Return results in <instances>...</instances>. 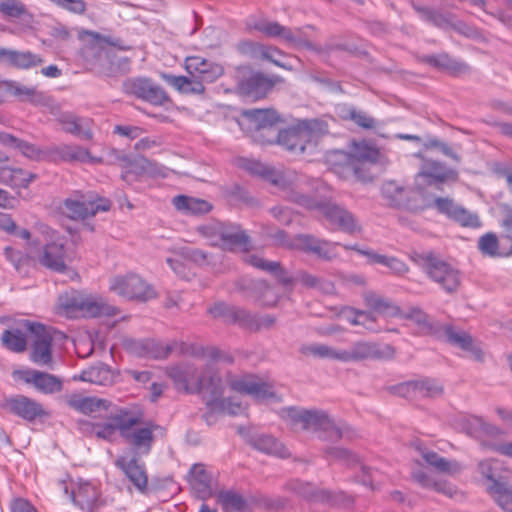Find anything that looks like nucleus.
<instances>
[{
  "label": "nucleus",
  "mask_w": 512,
  "mask_h": 512,
  "mask_svg": "<svg viewBox=\"0 0 512 512\" xmlns=\"http://www.w3.org/2000/svg\"><path fill=\"white\" fill-rule=\"evenodd\" d=\"M291 489L295 491L297 494L301 495L304 498L315 502H323L328 504H337L338 496L333 494L330 491L326 490H316L309 483H302L299 481H295L291 483Z\"/></svg>",
  "instance_id": "42"
},
{
  "label": "nucleus",
  "mask_w": 512,
  "mask_h": 512,
  "mask_svg": "<svg viewBox=\"0 0 512 512\" xmlns=\"http://www.w3.org/2000/svg\"><path fill=\"white\" fill-rule=\"evenodd\" d=\"M422 61L429 64L430 66L452 74L462 73L468 70V66L464 62H460L452 58L447 53L427 55L422 58Z\"/></svg>",
  "instance_id": "44"
},
{
  "label": "nucleus",
  "mask_w": 512,
  "mask_h": 512,
  "mask_svg": "<svg viewBox=\"0 0 512 512\" xmlns=\"http://www.w3.org/2000/svg\"><path fill=\"white\" fill-rule=\"evenodd\" d=\"M69 407L86 415H91L102 410L107 411L111 402L106 399L96 397H84L79 394H73L68 397Z\"/></svg>",
  "instance_id": "34"
},
{
  "label": "nucleus",
  "mask_w": 512,
  "mask_h": 512,
  "mask_svg": "<svg viewBox=\"0 0 512 512\" xmlns=\"http://www.w3.org/2000/svg\"><path fill=\"white\" fill-rule=\"evenodd\" d=\"M226 382L233 391L249 395L257 401L276 397L273 387L253 374L234 375L229 373Z\"/></svg>",
  "instance_id": "14"
},
{
  "label": "nucleus",
  "mask_w": 512,
  "mask_h": 512,
  "mask_svg": "<svg viewBox=\"0 0 512 512\" xmlns=\"http://www.w3.org/2000/svg\"><path fill=\"white\" fill-rule=\"evenodd\" d=\"M249 27L268 37L280 38L288 45L298 49L305 48L318 53L322 51V48L311 40L310 31L315 30V27L312 25L292 29L278 22L259 19L249 23Z\"/></svg>",
  "instance_id": "8"
},
{
  "label": "nucleus",
  "mask_w": 512,
  "mask_h": 512,
  "mask_svg": "<svg viewBox=\"0 0 512 512\" xmlns=\"http://www.w3.org/2000/svg\"><path fill=\"white\" fill-rule=\"evenodd\" d=\"M241 166L252 175H257L269 180L274 185L280 187L286 192V198L289 200V195L293 190H304V185L310 184V178L297 174L294 171L285 173H276L268 166L256 160L244 159Z\"/></svg>",
  "instance_id": "12"
},
{
  "label": "nucleus",
  "mask_w": 512,
  "mask_h": 512,
  "mask_svg": "<svg viewBox=\"0 0 512 512\" xmlns=\"http://www.w3.org/2000/svg\"><path fill=\"white\" fill-rule=\"evenodd\" d=\"M16 374H18L25 383L32 384L38 391L44 394H54L60 392L63 388V383L60 378L46 372L27 369L17 371Z\"/></svg>",
  "instance_id": "28"
},
{
  "label": "nucleus",
  "mask_w": 512,
  "mask_h": 512,
  "mask_svg": "<svg viewBox=\"0 0 512 512\" xmlns=\"http://www.w3.org/2000/svg\"><path fill=\"white\" fill-rule=\"evenodd\" d=\"M501 241L503 244H507L509 246L507 250H499L500 242L497 236L494 233L489 232L480 237L478 241V248L484 255L491 257L510 256L512 254V236L505 235L502 237Z\"/></svg>",
  "instance_id": "39"
},
{
  "label": "nucleus",
  "mask_w": 512,
  "mask_h": 512,
  "mask_svg": "<svg viewBox=\"0 0 512 512\" xmlns=\"http://www.w3.org/2000/svg\"><path fill=\"white\" fill-rule=\"evenodd\" d=\"M161 427L153 422H148L144 427H134L122 438L132 448L133 456L148 455L155 441L154 431Z\"/></svg>",
  "instance_id": "23"
},
{
  "label": "nucleus",
  "mask_w": 512,
  "mask_h": 512,
  "mask_svg": "<svg viewBox=\"0 0 512 512\" xmlns=\"http://www.w3.org/2000/svg\"><path fill=\"white\" fill-rule=\"evenodd\" d=\"M43 58L31 51H19L0 47V63L16 69H31L40 66Z\"/></svg>",
  "instance_id": "29"
},
{
  "label": "nucleus",
  "mask_w": 512,
  "mask_h": 512,
  "mask_svg": "<svg viewBox=\"0 0 512 512\" xmlns=\"http://www.w3.org/2000/svg\"><path fill=\"white\" fill-rule=\"evenodd\" d=\"M244 115L253 121L258 129L272 127L280 118L272 109H252L244 112Z\"/></svg>",
  "instance_id": "53"
},
{
  "label": "nucleus",
  "mask_w": 512,
  "mask_h": 512,
  "mask_svg": "<svg viewBox=\"0 0 512 512\" xmlns=\"http://www.w3.org/2000/svg\"><path fill=\"white\" fill-rule=\"evenodd\" d=\"M363 298L366 306L375 312L390 314L399 312V308L392 301L375 292H366Z\"/></svg>",
  "instance_id": "52"
},
{
  "label": "nucleus",
  "mask_w": 512,
  "mask_h": 512,
  "mask_svg": "<svg viewBox=\"0 0 512 512\" xmlns=\"http://www.w3.org/2000/svg\"><path fill=\"white\" fill-rule=\"evenodd\" d=\"M241 288L247 298L253 299L265 307L275 306L279 300L278 293L264 280H244Z\"/></svg>",
  "instance_id": "30"
},
{
  "label": "nucleus",
  "mask_w": 512,
  "mask_h": 512,
  "mask_svg": "<svg viewBox=\"0 0 512 512\" xmlns=\"http://www.w3.org/2000/svg\"><path fill=\"white\" fill-rule=\"evenodd\" d=\"M0 13L9 19H21L28 14V9L21 0H0Z\"/></svg>",
  "instance_id": "57"
},
{
  "label": "nucleus",
  "mask_w": 512,
  "mask_h": 512,
  "mask_svg": "<svg viewBox=\"0 0 512 512\" xmlns=\"http://www.w3.org/2000/svg\"><path fill=\"white\" fill-rule=\"evenodd\" d=\"M296 282H300L307 288L320 289L326 293H329L333 290V285L329 281H324L321 278H318L312 274L301 271L296 275Z\"/></svg>",
  "instance_id": "58"
},
{
  "label": "nucleus",
  "mask_w": 512,
  "mask_h": 512,
  "mask_svg": "<svg viewBox=\"0 0 512 512\" xmlns=\"http://www.w3.org/2000/svg\"><path fill=\"white\" fill-rule=\"evenodd\" d=\"M419 175L430 179L428 181L429 184L432 181L443 183L446 181H457L458 179L457 171L449 169L443 163L434 160H426Z\"/></svg>",
  "instance_id": "37"
},
{
  "label": "nucleus",
  "mask_w": 512,
  "mask_h": 512,
  "mask_svg": "<svg viewBox=\"0 0 512 512\" xmlns=\"http://www.w3.org/2000/svg\"><path fill=\"white\" fill-rule=\"evenodd\" d=\"M172 204L177 211L185 215H204L212 209V205L208 201L187 195L175 196L172 199Z\"/></svg>",
  "instance_id": "36"
},
{
  "label": "nucleus",
  "mask_w": 512,
  "mask_h": 512,
  "mask_svg": "<svg viewBox=\"0 0 512 512\" xmlns=\"http://www.w3.org/2000/svg\"><path fill=\"white\" fill-rule=\"evenodd\" d=\"M256 315L251 314L245 309L233 306L230 313L229 323L238 324L239 326L254 331Z\"/></svg>",
  "instance_id": "59"
},
{
  "label": "nucleus",
  "mask_w": 512,
  "mask_h": 512,
  "mask_svg": "<svg viewBox=\"0 0 512 512\" xmlns=\"http://www.w3.org/2000/svg\"><path fill=\"white\" fill-rule=\"evenodd\" d=\"M188 76H175L162 73L161 78L183 94H202L205 83H213L224 74V67L215 61L200 56L185 59Z\"/></svg>",
  "instance_id": "1"
},
{
  "label": "nucleus",
  "mask_w": 512,
  "mask_h": 512,
  "mask_svg": "<svg viewBox=\"0 0 512 512\" xmlns=\"http://www.w3.org/2000/svg\"><path fill=\"white\" fill-rule=\"evenodd\" d=\"M115 466L121 469L137 490L144 492L147 489L148 475L145 464L139 457L121 455L115 460Z\"/></svg>",
  "instance_id": "25"
},
{
  "label": "nucleus",
  "mask_w": 512,
  "mask_h": 512,
  "mask_svg": "<svg viewBox=\"0 0 512 512\" xmlns=\"http://www.w3.org/2000/svg\"><path fill=\"white\" fill-rule=\"evenodd\" d=\"M168 375L178 390L200 393L203 389L204 367L199 370L194 364L185 363L172 367Z\"/></svg>",
  "instance_id": "19"
},
{
  "label": "nucleus",
  "mask_w": 512,
  "mask_h": 512,
  "mask_svg": "<svg viewBox=\"0 0 512 512\" xmlns=\"http://www.w3.org/2000/svg\"><path fill=\"white\" fill-rule=\"evenodd\" d=\"M310 181V184L304 185V190H293L289 195V201L308 210H320L331 225L346 233L352 234L358 231L360 227L350 211L316 195L309 194L310 188L318 189L322 185L318 179H310Z\"/></svg>",
  "instance_id": "2"
},
{
  "label": "nucleus",
  "mask_w": 512,
  "mask_h": 512,
  "mask_svg": "<svg viewBox=\"0 0 512 512\" xmlns=\"http://www.w3.org/2000/svg\"><path fill=\"white\" fill-rule=\"evenodd\" d=\"M109 419L113 421L121 437L142 423L143 412L139 409L122 408L112 414Z\"/></svg>",
  "instance_id": "38"
},
{
  "label": "nucleus",
  "mask_w": 512,
  "mask_h": 512,
  "mask_svg": "<svg viewBox=\"0 0 512 512\" xmlns=\"http://www.w3.org/2000/svg\"><path fill=\"white\" fill-rule=\"evenodd\" d=\"M58 485L82 510H92L97 505L100 493L92 483L80 482L77 490H72L71 493L65 479L59 480Z\"/></svg>",
  "instance_id": "27"
},
{
  "label": "nucleus",
  "mask_w": 512,
  "mask_h": 512,
  "mask_svg": "<svg viewBox=\"0 0 512 512\" xmlns=\"http://www.w3.org/2000/svg\"><path fill=\"white\" fill-rule=\"evenodd\" d=\"M456 211L452 220L459 223L461 226L469 228H478L481 226V221L476 213L470 212L462 206H459Z\"/></svg>",
  "instance_id": "62"
},
{
  "label": "nucleus",
  "mask_w": 512,
  "mask_h": 512,
  "mask_svg": "<svg viewBox=\"0 0 512 512\" xmlns=\"http://www.w3.org/2000/svg\"><path fill=\"white\" fill-rule=\"evenodd\" d=\"M12 95L20 101H27L35 106H49L52 98L44 92L38 91L35 87L22 85L12 81Z\"/></svg>",
  "instance_id": "40"
},
{
  "label": "nucleus",
  "mask_w": 512,
  "mask_h": 512,
  "mask_svg": "<svg viewBox=\"0 0 512 512\" xmlns=\"http://www.w3.org/2000/svg\"><path fill=\"white\" fill-rule=\"evenodd\" d=\"M114 371L104 363H98L83 370L80 379L82 381L90 382L92 384L109 386L115 381Z\"/></svg>",
  "instance_id": "41"
},
{
  "label": "nucleus",
  "mask_w": 512,
  "mask_h": 512,
  "mask_svg": "<svg viewBox=\"0 0 512 512\" xmlns=\"http://www.w3.org/2000/svg\"><path fill=\"white\" fill-rule=\"evenodd\" d=\"M8 177H10L16 185L26 188L36 178V175L25 172L22 169L0 170V181H5Z\"/></svg>",
  "instance_id": "60"
},
{
  "label": "nucleus",
  "mask_w": 512,
  "mask_h": 512,
  "mask_svg": "<svg viewBox=\"0 0 512 512\" xmlns=\"http://www.w3.org/2000/svg\"><path fill=\"white\" fill-rule=\"evenodd\" d=\"M2 345L15 353H21L26 350L27 339L22 329H6L1 336Z\"/></svg>",
  "instance_id": "50"
},
{
  "label": "nucleus",
  "mask_w": 512,
  "mask_h": 512,
  "mask_svg": "<svg viewBox=\"0 0 512 512\" xmlns=\"http://www.w3.org/2000/svg\"><path fill=\"white\" fill-rule=\"evenodd\" d=\"M444 392L443 385L436 379L422 378L416 380V400L421 398H438Z\"/></svg>",
  "instance_id": "54"
},
{
  "label": "nucleus",
  "mask_w": 512,
  "mask_h": 512,
  "mask_svg": "<svg viewBox=\"0 0 512 512\" xmlns=\"http://www.w3.org/2000/svg\"><path fill=\"white\" fill-rule=\"evenodd\" d=\"M124 90L155 106H163L170 101L166 91L149 78L129 79L124 83Z\"/></svg>",
  "instance_id": "18"
},
{
  "label": "nucleus",
  "mask_w": 512,
  "mask_h": 512,
  "mask_svg": "<svg viewBox=\"0 0 512 512\" xmlns=\"http://www.w3.org/2000/svg\"><path fill=\"white\" fill-rule=\"evenodd\" d=\"M210 475L201 464H194L190 469V484L193 490L201 498H206L211 494Z\"/></svg>",
  "instance_id": "45"
},
{
  "label": "nucleus",
  "mask_w": 512,
  "mask_h": 512,
  "mask_svg": "<svg viewBox=\"0 0 512 512\" xmlns=\"http://www.w3.org/2000/svg\"><path fill=\"white\" fill-rule=\"evenodd\" d=\"M290 416L301 425L303 430L316 433L318 437L326 441L340 439H353L356 432L346 423L334 422L326 412L322 410H290Z\"/></svg>",
  "instance_id": "3"
},
{
  "label": "nucleus",
  "mask_w": 512,
  "mask_h": 512,
  "mask_svg": "<svg viewBox=\"0 0 512 512\" xmlns=\"http://www.w3.org/2000/svg\"><path fill=\"white\" fill-rule=\"evenodd\" d=\"M195 355L207 360L204 365L203 389L200 393L206 399V404L214 408L223 399L224 393V384L215 368V363L219 361L232 363L233 357L213 346L200 347Z\"/></svg>",
  "instance_id": "6"
},
{
  "label": "nucleus",
  "mask_w": 512,
  "mask_h": 512,
  "mask_svg": "<svg viewBox=\"0 0 512 512\" xmlns=\"http://www.w3.org/2000/svg\"><path fill=\"white\" fill-rule=\"evenodd\" d=\"M62 124L63 129L67 133H70L85 140H91L93 137V132L89 126L88 120H84L69 115L63 117Z\"/></svg>",
  "instance_id": "49"
},
{
  "label": "nucleus",
  "mask_w": 512,
  "mask_h": 512,
  "mask_svg": "<svg viewBox=\"0 0 512 512\" xmlns=\"http://www.w3.org/2000/svg\"><path fill=\"white\" fill-rule=\"evenodd\" d=\"M446 336L451 344L456 345L463 350L470 351L475 354L477 358H480L481 351L475 347L473 338L466 332H456L451 327H447Z\"/></svg>",
  "instance_id": "55"
},
{
  "label": "nucleus",
  "mask_w": 512,
  "mask_h": 512,
  "mask_svg": "<svg viewBox=\"0 0 512 512\" xmlns=\"http://www.w3.org/2000/svg\"><path fill=\"white\" fill-rule=\"evenodd\" d=\"M22 326L33 336L30 359L41 366L52 363V336L49 330L40 323L24 321Z\"/></svg>",
  "instance_id": "15"
},
{
  "label": "nucleus",
  "mask_w": 512,
  "mask_h": 512,
  "mask_svg": "<svg viewBox=\"0 0 512 512\" xmlns=\"http://www.w3.org/2000/svg\"><path fill=\"white\" fill-rule=\"evenodd\" d=\"M412 7L423 21L428 22L439 29L450 30V26L452 25V21L455 16L453 13L443 12L432 7L421 6L414 2H412Z\"/></svg>",
  "instance_id": "35"
},
{
  "label": "nucleus",
  "mask_w": 512,
  "mask_h": 512,
  "mask_svg": "<svg viewBox=\"0 0 512 512\" xmlns=\"http://www.w3.org/2000/svg\"><path fill=\"white\" fill-rule=\"evenodd\" d=\"M402 318L412 320L415 322L420 331L424 334H437L440 331V324L434 322L422 309L419 307H412L405 311H400L397 313Z\"/></svg>",
  "instance_id": "43"
},
{
  "label": "nucleus",
  "mask_w": 512,
  "mask_h": 512,
  "mask_svg": "<svg viewBox=\"0 0 512 512\" xmlns=\"http://www.w3.org/2000/svg\"><path fill=\"white\" fill-rule=\"evenodd\" d=\"M411 259L422 268L427 277L446 293L457 292L461 283L458 269L433 252L415 253Z\"/></svg>",
  "instance_id": "7"
},
{
  "label": "nucleus",
  "mask_w": 512,
  "mask_h": 512,
  "mask_svg": "<svg viewBox=\"0 0 512 512\" xmlns=\"http://www.w3.org/2000/svg\"><path fill=\"white\" fill-rule=\"evenodd\" d=\"M247 261L252 266L271 273L284 287H292L296 283V276L292 277L277 261H269L256 255L249 256Z\"/></svg>",
  "instance_id": "32"
},
{
  "label": "nucleus",
  "mask_w": 512,
  "mask_h": 512,
  "mask_svg": "<svg viewBox=\"0 0 512 512\" xmlns=\"http://www.w3.org/2000/svg\"><path fill=\"white\" fill-rule=\"evenodd\" d=\"M57 307L61 314L69 318L114 316L118 313V309L104 299L77 290L59 295Z\"/></svg>",
  "instance_id": "4"
},
{
  "label": "nucleus",
  "mask_w": 512,
  "mask_h": 512,
  "mask_svg": "<svg viewBox=\"0 0 512 512\" xmlns=\"http://www.w3.org/2000/svg\"><path fill=\"white\" fill-rule=\"evenodd\" d=\"M336 155L343 162L334 165L336 173L343 177L353 175L361 181H367L370 176L366 173V165L376 163L379 152L365 143H355L351 153L338 152Z\"/></svg>",
  "instance_id": "9"
},
{
  "label": "nucleus",
  "mask_w": 512,
  "mask_h": 512,
  "mask_svg": "<svg viewBox=\"0 0 512 512\" xmlns=\"http://www.w3.org/2000/svg\"><path fill=\"white\" fill-rule=\"evenodd\" d=\"M395 349L389 344H378L369 341H357L349 349H341V362H359L366 359H390Z\"/></svg>",
  "instance_id": "16"
},
{
  "label": "nucleus",
  "mask_w": 512,
  "mask_h": 512,
  "mask_svg": "<svg viewBox=\"0 0 512 512\" xmlns=\"http://www.w3.org/2000/svg\"><path fill=\"white\" fill-rule=\"evenodd\" d=\"M468 432L475 438L497 437L503 434L501 428L486 422L481 417H473L469 420Z\"/></svg>",
  "instance_id": "51"
},
{
  "label": "nucleus",
  "mask_w": 512,
  "mask_h": 512,
  "mask_svg": "<svg viewBox=\"0 0 512 512\" xmlns=\"http://www.w3.org/2000/svg\"><path fill=\"white\" fill-rule=\"evenodd\" d=\"M417 449L421 452L426 463L434 467L437 471L447 474H456L460 472L461 466L458 462L447 460L446 458L439 456L436 452L427 451L418 446Z\"/></svg>",
  "instance_id": "47"
},
{
  "label": "nucleus",
  "mask_w": 512,
  "mask_h": 512,
  "mask_svg": "<svg viewBox=\"0 0 512 512\" xmlns=\"http://www.w3.org/2000/svg\"><path fill=\"white\" fill-rule=\"evenodd\" d=\"M478 467L480 474L490 482L487 489L495 500L503 492L502 490L510 488L506 483L509 471L503 470L501 461L497 459L484 460L479 463Z\"/></svg>",
  "instance_id": "22"
},
{
  "label": "nucleus",
  "mask_w": 512,
  "mask_h": 512,
  "mask_svg": "<svg viewBox=\"0 0 512 512\" xmlns=\"http://www.w3.org/2000/svg\"><path fill=\"white\" fill-rule=\"evenodd\" d=\"M36 262L53 272L64 273L67 269V252L62 242L45 244L35 256Z\"/></svg>",
  "instance_id": "21"
},
{
  "label": "nucleus",
  "mask_w": 512,
  "mask_h": 512,
  "mask_svg": "<svg viewBox=\"0 0 512 512\" xmlns=\"http://www.w3.org/2000/svg\"><path fill=\"white\" fill-rule=\"evenodd\" d=\"M110 290L129 300L147 301L155 296L154 289L136 274L115 277Z\"/></svg>",
  "instance_id": "17"
},
{
  "label": "nucleus",
  "mask_w": 512,
  "mask_h": 512,
  "mask_svg": "<svg viewBox=\"0 0 512 512\" xmlns=\"http://www.w3.org/2000/svg\"><path fill=\"white\" fill-rule=\"evenodd\" d=\"M498 208L501 216L500 225L507 235H510V233H512V205L501 203Z\"/></svg>",
  "instance_id": "64"
},
{
  "label": "nucleus",
  "mask_w": 512,
  "mask_h": 512,
  "mask_svg": "<svg viewBox=\"0 0 512 512\" xmlns=\"http://www.w3.org/2000/svg\"><path fill=\"white\" fill-rule=\"evenodd\" d=\"M326 457L329 460L340 461L348 466L359 463V458L349 450L339 447H331L326 450Z\"/></svg>",
  "instance_id": "61"
},
{
  "label": "nucleus",
  "mask_w": 512,
  "mask_h": 512,
  "mask_svg": "<svg viewBox=\"0 0 512 512\" xmlns=\"http://www.w3.org/2000/svg\"><path fill=\"white\" fill-rule=\"evenodd\" d=\"M2 408L27 421H33L45 414L39 402L24 395L6 398Z\"/></svg>",
  "instance_id": "24"
},
{
  "label": "nucleus",
  "mask_w": 512,
  "mask_h": 512,
  "mask_svg": "<svg viewBox=\"0 0 512 512\" xmlns=\"http://www.w3.org/2000/svg\"><path fill=\"white\" fill-rule=\"evenodd\" d=\"M304 355H310L316 358H327L340 361L341 349L337 350L328 345L313 343L304 345L300 349Z\"/></svg>",
  "instance_id": "56"
},
{
  "label": "nucleus",
  "mask_w": 512,
  "mask_h": 512,
  "mask_svg": "<svg viewBox=\"0 0 512 512\" xmlns=\"http://www.w3.org/2000/svg\"><path fill=\"white\" fill-rule=\"evenodd\" d=\"M217 499L224 512H250L247 501L233 491H221Z\"/></svg>",
  "instance_id": "48"
},
{
  "label": "nucleus",
  "mask_w": 512,
  "mask_h": 512,
  "mask_svg": "<svg viewBox=\"0 0 512 512\" xmlns=\"http://www.w3.org/2000/svg\"><path fill=\"white\" fill-rule=\"evenodd\" d=\"M336 246V243L319 239L310 234H299L291 243V247L313 254L325 261H331L337 257Z\"/></svg>",
  "instance_id": "20"
},
{
  "label": "nucleus",
  "mask_w": 512,
  "mask_h": 512,
  "mask_svg": "<svg viewBox=\"0 0 512 512\" xmlns=\"http://www.w3.org/2000/svg\"><path fill=\"white\" fill-rule=\"evenodd\" d=\"M252 445L259 451L276 455L281 458L289 456V451L276 438L271 435H258L252 439Z\"/></svg>",
  "instance_id": "46"
},
{
  "label": "nucleus",
  "mask_w": 512,
  "mask_h": 512,
  "mask_svg": "<svg viewBox=\"0 0 512 512\" xmlns=\"http://www.w3.org/2000/svg\"><path fill=\"white\" fill-rule=\"evenodd\" d=\"M381 194L391 207L402 208L412 212H417L424 208L419 191L404 187L396 181L384 182L381 187Z\"/></svg>",
  "instance_id": "13"
},
{
  "label": "nucleus",
  "mask_w": 512,
  "mask_h": 512,
  "mask_svg": "<svg viewBox=\"0 0 512 512\" xmlns=\"http://www.w3.org/2000/svg\"><path fill=\"white\" fill-rule=\"evenodd\" d=\"M49 157L54 160L66 162H81L99 164L103 160L100 157L92 156L88 149L79 145L61 144L48 147Z\"/></svg>",
  "instance_id": "26"
},
{
  "label": "nucleus",
  "mask_w": 512,
  "mask_h": 512,
  "mask_svg": "<svg viewBox=\"0 0 512 512\" xmlns=\"http://www.w3.org/2000/svg\"><path fill=\"white\" fill-rule=\"evenodd\" d=\"M198 231L209 241L211 246L224 250L232 251L236 248L247 250L250 245L249 236L236 224L209 223L200 226Z\"/></svg>",
  "instance_id": "10"
},
{
  "label": "nucleus",
  "mask_w": 512,
  "mask_h": 512,
  "mask_svg": "<svg viewBox=\"0 0 512 512\" xmlns=\"http://www.w3.org/2000/svg\"><path fill=\"white\" fill-rule=\"evenodd\" d=\"M274 85L275 81L273 79L257 72L243 80L240 84V89L244 94L259 99L266 96Z\"/></svg>",
  "instance_id": "33"
},
{
  "label": "nucleus",
  "mask_w": 512,
  "mask_h": 512,
  "mask_svg": "<svg viewBox=\"0 0 512 512\" xmlns=\"http://www.w3.org/2000/svg\"><path fill=\"white\" fill-rule=\"evenodd\" d=\"M328 133V125L319 119L302 120L279 132L278 143L293 154H303L313 148L320 137Z\"/></svg>",
  "instance_id": "5"
},
{
  "label": "nucleus",
  "mask_w": 512,
  "mask_h": 512,
  "mask_svg": "<svg viewBox=\"0 0 512 512\" xmlns=\"http://www.w3.org/2000/svg\"><path fill=\"white\" fill-rule=\"evenodd\" d=\"M347 117L364 129H374L376 127L375 119L364 111L350 108Z\"/></svg>",
  "instance_id": "63"
},
{
  "label": "nucleus",
  "mask_w": 512,
  "mask_h": 512,
  "mask_svg": "<svg viewBox=\"0 0 512 512\" xmlns=\"http://www.w3.org/2000/svg\"><path fill=\"white\" fill-rule=\"evenodd\" d=\"M111 203L95 193L75 191L63 201V213L72 220H85L100 211H108Z\"/></svg>",
  "instance_id": "11"
},
{
  "label": "nucleus",
  "mask_w": 512,
  "mask_h": 512,
  "mask_svg": "<svg viewBox=\"0 0 512 512\" xmlns=\"http://www.w3.org/2000/svg\"><path fill=\"white\" fill-rule=\"evenodd\" d=\"M0 143L18 150L23 156L30 160L39 161L49 157L48 148L41 149L37 145L16 138L15 136L0 131Z\"/></svg>",
  "instance_id": "31"
}]
</instances>
